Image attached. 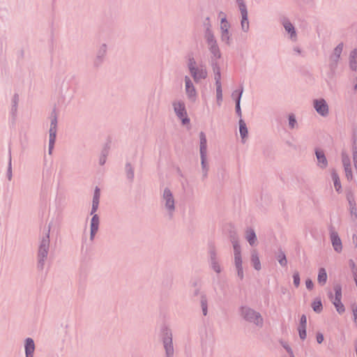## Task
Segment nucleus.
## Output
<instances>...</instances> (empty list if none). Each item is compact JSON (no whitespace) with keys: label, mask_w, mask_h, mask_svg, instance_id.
<instances>
[{"label":"nucleus","mask_w":357,"mask_h":357,"mask_svg":"<svg viewBox=\"0 0 357 357\" xmlns=\"http://www.w3.org/2000/svg\"><path fill=\"white\" fill-rule=\"evenodd\" d=\"M56 119L54 118L51 122V126L50 129V153H51L56 139Z\"/></svg>","instance_id":"obj_9"},{"label":"nucleus","mask_w":357,"mask_h":357,"mask_svg":"<svg viewBox=\"0 0 357 357\" xmlns=\"http://www.w3.org/2000/svg\"><path fill=\"white\" fill-rule=\"evenodd\" d=\"M164 199L166 200V206L171 211H172L174 208V199L172 198V193L169 190H165L163 195Z\"/></svg>","instance_id":"obj_15"},{"label":"nucleus","mask_w":357,"mask_h":357,"mask_svg":"<svg viewBox=\"0 0 357 357\" xmlns=\"http://www.w3.org/2000/svg\"><path fill=\"white\" fill-rule=\"evenodd\" d=\"M98 204H99L98 203H96V202L93 203V202L91 214H93V213H95L97 211L98 207Z\"/></svg>","instance_id":"obj_45"},{"label":"nucleus","mask_w":357,"mask_h":357,"mask_svg":"<svg viewBox=\"0 0 357 357\" xmlns=\"http://www.w3.org/2000/svg\"><path fill=\"white\" fill-rule=\"evenodd\" d=\"M239 8L242 15L241 26L244 31H247L249 27V22L248 20V13L245 6L242 3H239Z\"/></svg>","instance_id":"obj_11"},{"label":"nucleus","mask_w":357,"mask_h":357,"mask_svg":"<svg viewBox=\"0 0 357 357\" xmlns=\"http://www.w3.org/2000/svg\"><path fill=\"white\" fill-rule=\"evenodd\" d=\"M50 253L49 247H39L38 250V259L39 264L43 266L44 262L47 259Z\"/></svg>","instance_id":"obj_10"},{"label":"nucleus","mask_w":357,"mask_h":357,"mask_svg":"<svg viewBox=\"0 0 357 357\" xmlns=\"http://www.w3.org/2000/svg\"><path fill=\"white\" fill-rule=\"evenodd\" d=\"M242 93H243V90H241L239 93H237L236 91H235L232 94L233 97L236 96V108L237 113L240 116L241 115V108H240V100H241V97Z\"/></svg>","instance_id":"obj_23"},{"label":"nucleus","mask_w":357,"mask_h":357,"mask_svg":"<svg viewBox=\"0 0 357 357\" xmlns=\"http://www.w3.org/2000/svg\"><path fill=\"white\" fill-rule=\"evenodd\" d=\"M23 350L24 357H34L36 350V345L32 337H28L23 340Z\"/></svg>","instance_id":"obj_5"},{"label":"nucleus","mask_w":357,"mask_h":357,"mask_svg":"<svg viewBox=\"0 0 357 357\" xmlns=\"http://www.w3.org/2000/svg\"><path fill=\"white\" fill-rule=\"evenodd\" d=\"M209 43H213V39H208Z\"/></svg>","instance_id":"obj_48"},{"label":"nucleus","mask_w":357,"mask_h":357,"mask_svg":"<svg viewBox=\"0 0 357 357\" xmlns=\"http://www.w3.org/2000/svg\"><path fill=\"white\" fill-rule=\"evenodd\" d=\"M334 294L332 292L328 293V298L335 307L338 314H342L345 312V307L342 302V286L340 284H336L333 287Z\"/></svg>","instance_id":"obj_2"},{"label":"nucleus","mask_w":357,"mask_h":357,"mask_svg":"<svg viewBox=\"0 0 357 357\" xmlns=\"http://www.w3.org/2000/svg\"><path fill=\"white\" fill-rule=\"evenodd\" d=\"M277 259L278 261V262L280 263V264L282 266H286L287 264V259H286V256L284 253L281 252V253H279L277 256Z\"/></svg>","instance_id":"obj_28"},{"label":"nucleus","mask_w":357,"mask_h":357,"mask_svg":"<svg viewBox=\"0 0 357 357\" xmlns=\"http://www.w3.org/2000/svg\"><path fill=\"white\" fill-rule=\"evenodd\" d=\"M202 309L204 315L207 314V305L205 302H202Z\"/></svg>","instance_id":"obj_43"},{"label":"nucleus","mask_w":357,"mask_h":357,"mask_svg":"<svg viewBox=\"0 0 357 357\" xmlns=\"http://www.w3.org/2000/svg\"><path fill=\"white\" fill-rule=\"evenodd\" d=\"M211 51L215 56H217V57L220 56L219 52H218V50L216 46L212 45H211Z\"/></svg>","instance_id":"obj_42"},{"label":"nucleus","mask_w":357,"mask_h":357,"mask_svg":"<svg viewBox=\"0 0 357 357\" xmlns=\"http://www.w3.org/2000/svg\"><path fill=\"white\" fill-rule=\"evenodd\" d=\"M282 346L286 349V351L289 354L291 357H294L293 351L287 343H286V342L283 343Z\"/></svg>","instance_id":"obj_37"},{"label":"nucleus","mask_w":357,"mask_h":357,"mask_svg":"<svg viewBox=\"0 0 357 357\" xmlns=\"http://www.w3.org/2000/svg\"><path fill=\"white\" fill-rule=\"evenodd\" d=\"M99 218L97 215H94L91 222V235L93 236L98 229Z\"/></svg>","instance_id":"obj_18"},{"label":"nucleus","mask_w":357,"mask_h":357,"mask_svg":"<svg viewBox=\"0 0 357 357\" xmlns=\"http://www.w3.org/2000/svg\"><path fill=\"white\" fill-rule=\"evenodd\" d=\"M342 51V45H339L335 49V54L339 57L341 52Z\"/></svg>","instance_id":"obj_41"},{"label":"nucleus","mask_w":357,"mask_h":357,"mask_svg":"<svg viewBox=\"0 0 357 357\" xmlns=\"http://www.w3.org/2000/svg\"><path fill=\"white\" fill-rule=\"evenodd\" d=\"M356 61H357V52L356 50L352 51L350 55V66L351 68L356 70Z\"/></svg>","instance_id":"obj_26"},{"label":"nucleus","mask_w":357,"mask_h":357,"mask_svg":"<svg viewBox=\"0 0 357 357\" xmlns=\"http://www.w3.org/2000/svg\"><path fill=\"white\" fill-rule=\"evenodd\" d=\"M312 307L315 312L320 313L323 310L321 299L319 298H315L312 303Z\"/></svg>","instance_id":"obj_20"},{"label":"nucleus","mask_w":357,"mask_h":357,"mask_svg":"<svg viewBox=\"0 0 357 357\" xmlns=\"http://www.w3.org/2000/svg\"><path fill=\"white\" fill-rule=\"evenodd\" d=\"M251 264L256 271L261 269V265L259 257L257 254L253 253L251 257Z\"/></svg>","instance_id":"obj_19"},{"label":"nucleus","mask_w":357,"mask_h":357,"mask_svg":"<svg viewBox=\"0 0 357 357\" xmlns=\"http://www.w3.org/2000/svg\"><path fill=\"white\" fill-rule=\"evenodd\" d=\"M174 110L178 117L182 119V122L183 124H185L189 122V119L185 117L186 112L185 109V106L181 102H176L174 105Z\"/></svg>","instance_id":"obj_7"},{"label":"nucleus","mask_w":357,"mask_h":357,"mask_svg":"<svg viewBox=\"0 0 357 357\" xmlns=\"http://www.w3.org/2000/svg\"><path fill=\"white\" fill-rule=\"evenodd\" d=\"M211 267L216 273L219 274L222 271V268L216 259L215 255L213 253L211 254Z\"/></svg>","instance_id":"obj_17"},{"label":"nucleus","mask_w":357,"mask_h":357,"mask_svg":"<svg viewBox=\"0 0 357 357\" xmlns=\"http://www.w3.org/2000/svg\"><path fill=\"white\" fill-rule=\"evenodd\" d=\"M246 238L250 245L254 244L256 240V235L255 232L252 230H248L246 231Z\"/></svg>","instance_id":"obj_27"},{"label":"nucleus","mask_w":357,"mask_h":357,"mask_svg":"<svg viewBox=\"0 0 357 357\" xmlns=\"http://www.w3.org/2000/svg\"><path fill=\"white\" fill-rule=\"evenodd\" d=\"M238 311L241 317L245 321L257 327L263 326L264 319L259 312L248 305L241 306Z\"/></svg>","instance_id":"obj_1"},{"label":"nucleus","mask_w":357,"mask_h":357,"mask_svg":"<svg viewBox=\"0 0 357 357\" xmlns=\"http://www.w3.org/2000/svg\"><path fill=\"white\" fill-rule=\"evenodd\" d=\"M289 125L291 128H294V125L296 123V120L294 118L293 116H289Z\"/></svg>","instance_id":"obj_44"},{"label":"nucleus","mask_w":357,"mask_h":357,"mask_svg":"<svg viewBox=\"0 0 357 357\" xmlns=\"http://www.w3.org/2000/svg\"><path fill=\"white\" fill-rule=\"evenodd\" d=\"M240 126V134L242 139H245L248 135V129L245 122L243 120H240L239 121Z\"/></svg>","instance_id":"obj_25"},{"label":"nucleus","mask_w":357,"mask_h":357,"mask_svg":"<svg viewBox=\"0 0 357 357\" xmlns=\"http://www.w3.org/2000/svg\"><path fill=\"white\" fill-rule=\"evenodd\" d=\"M331 241L333 245H340L341 244L340 238L335 234H331Z\"/></svg>","instance_id":"obj_32"},{"label":"nucleus","mask_w":357,"mask_h":357,"mask_svg":"<svg viewBox=\"0 0 357 357\" xmlns=\"http://www.w3.org/2000/svg\"><path fill=\"white\" fill-rule=\"evenodd\" d=\"M332 179L333 181L334 186L337 192H340L341 191V183L340 181V178L336 174V172H332Z\"/></svg>","instance_id":"obj_21"},{"label":"nucleus","mask_w":357,"mask_h":357,"mask_svg":"<svg viewBox=\"0 0 357 357\" xmlns=\"http://www.w3.org/2000/svg\"><path fill=\"white\" fill-rule=\"evenodd\" d=\"M99 199H100V190L99 188H96L95 190V193L93 199V202L98 203L99 204Z\"/></svg>","instance_id":"obj_34"},{"label":"nucleus","mask_w":357,"mask_h":357,"mask_svg":"<svg viewBox=\"0 0 357 357\" xmlns=\"http://www.w3.org/2000/svg\"><path fill=\"white\" fill-rule=\"evenodd\" d=\"M195 62L192 61H190V63H189V68H190V70L194 77V79L197 81L199 79H204L206 77V71L205 70H197L195 69V68L194 67V65H195Z\"/></svg>","instance_id":"obj_8"},{"label":"nucleus","mask_w":357,"mask_h":357,"mask_svg":"<svg viewBox=\"0 0 357 357\" xmlns=\"http://www.w3.org/2000/svg\"><path fill=\"white\" fill-rule=\"evenodd\" d=\"M284 26L285 30L288 33H291V38L295 39L296 38V32H295L294 27L293 26V25L290 22H284Z\"/></svg>","instance_id":"obj_22"},{"label":"nucleus","mask_w":357,"mask_h":357,"mask_svg":"<svg viewBox=\"0 0 357 357\" xmlns=\"http://www.w3.org/2000/svg\"><path fill=\"white\" fill-rule=\"evenodd\" d=\"M342 162L347 179L351 180L353 178V175L351 167L349 163V159L347 155H345L344 153L342 154Z\"/></svg>","instance_id":"obj_13"},{"label":"nucleus","mask_w":357,"mask_h":357,"mask_svg":"<svg viewBox=\"0 0 357 357\" xmlns=\"http://www.w3.org/2000/svg\"><path fill=\"white\" fill-rule=\"evenodd\" d=\"M220 15H222V17L221 18V25H220L221 31H228L229 25L228 22L226 21L225 15L222 13H221Z\"/></svg>","instance_id":"obj_30"},{"label":"nucleus","mask_w":357,"mask_h":357,"mask_svg":"<svg viewBox=\"0 0 357 357\" xmlns=\"http://www.w3.org/2000/svg\"><path fill=\"white\" fill-rule=\"evenodd\" d=\"M234 265L236 270L237 276L240 280L244 278V273L243 268L242 255L239 247L234 248Z\"/></svg>","instance_id":"obj_4"},{"label":"nucleus","mask_w":357,"mask_h":357,"mask_svg":"<svg viewBox=\"0 0 357 357\" xmlns=\"http://www.w3.org/2000/svg\"><path fill=\"white\" fill-rule=\"evenodd\" d=\"M206 153H207V145H206V138L204 133H200V154L202 158V165L203 168L206 167Z\"/></svg>","instance_id":"obj_6"},{"label":"nucleus","mask_w":357,"mask_h":357,"mask_svg":"<svg viewBox=\"0 0 357 357\" xmlns=\"http://www.w3.org/2000/svg\"><path fill=\"white\" fill-rule=\"evenodd\" d=\"M354 347H355V351H356V357H357V340L355 341Z\"/></svg>","instance_id":"obj_47"},{"label":"nucleus","mask_w":357,"mask_h":357,"mask_svg":"<svg viewBox=\"0 0 357 357\" xmlns=\"http://www.w3.org/2000/svg\"><path fill=\"white\" fill-rule=\"evenodd\" d=\"M222 39L223 41L226 42L227 43H229V36L228 31H222Z\"/></svg>","instance_id":"obj_38"},{"label":"nucleus","mask_w":357,"mask_h":357,"mask_svg":"<svg viewBox=\"0 0 357 357\" xmlns=\"http://www.w3.org/2000/svg\"><path fill=\"white\" fill-rule=\"evenodd\" d=\"M328 279L326 271L324 268H320L318 271L317 282L318 283L324 286L326 284Z\"/></svg>","instance_id":"obj_14"},{"label":"nucleus","mask_w":357,"mask_h":357,"mask_svg":"<svg viewBox=\"0 0 357 357\" xmlns=\"http://www.w3.org/2000/svg\"><path fill=\"white\" fill-rule=\"evenodd\" d=\"M185 90L188 96L190 98H195L196 96V91L192 86L190 78L185 77Z\"/></svg>","instance_id":"obj_16"},{"label":"nucleus","mask_w":357,"mask_h":357,"mask_svg":"<svg viewBox=\"0 0 357 357\" xmlns=\"http://www.w3.org/2000/svg\"><path fill=\"white\" fill-rule=\"evenodd\" d=\"M216 85H217V97L218 100H221L222 98V89H221V85L218 80L216 81Z\"/></svg>","instance_id":"obj_33"},{"label":"nucleus","mask_w":357,"mask_h":357,"mask_svg":"<svg viewBox=\"0 0 357 357\" xmlns=\"http://www.w3.org/2000/svg\"><path fill=\"white\" fill-rule=\"evenodd\" d=\"M316 340L319 344H321L324 340L323 334L321 333H317L316 335Z\"/></svg>","instance_id":"obj_39"},{"label":"nucleus","mask_w":357,"mask_h":357,"mask_svg":"<svg viewBox=\"0 0 357 357\" xmlns=\"http://www.w3.org/2000/svg\"><path fill=\"white\" fill-rule=\"evenodd\" d=\"M316 155H317V160L319 161V163L322 167H325L327 164V162H326V159L325 155L323 153V152H321L320 151H317Z\"/></svg>","instance_id":"obj_24"},{"label":"nucleus","mask_w":357,"mask_h":357,"mask_svg":"<svg viewBox=\"0 0 357 357\" xmlns=\"http://www.w3.org/2000/svg\"><path fill=\"white\" fill-rule=\"evenodd\" d=\"M306 328L307 326H299L298 328L299 337L303 340L307 337Z\"/></svg>","instance_id":"obj_29"},{"label":"nucleus","mask_w":357,"mask_h":357,"mask_svg":"<svg viewBox=\"0 0 357 357\" xmlns=\"http://www.w3.org/2000/svg\"><path fill=\"white\" fill-rule=\"evenodd\" d=\"M299 326H307V318H306V316L305 314H303L301 317L300 325Z\"/></svg>","instance_id":"obj_40"},{"label":"nucleus","mask_w":357,"mask_h":357,"mask_svg":"<svg viewBox=\"0 0 357 357\" xmlns=\"http://www.w3.org/2000/svg\"><path fill=\"white\" fill-rule=\"evenodd\" d=\"M335 250L337 252H342V247H335Z\"/></svg>","instance_id":"obj_46"},{"label":"nucleus","mask_w":357,"mask_h":357,"mask_svg":"<svg viewBox=\"0 0 357 357\" xmlns=\"http://www.w3.org/2000/svg\"><path fill=\"white\" fill-rule=\"evenodd\" d=\"M164 336L162 337L163 347L165 350L167 357H173L174 349L172 342V333L170 330H164Z\"/></svg>","instance_id":"obj_3"},{"label":"nucleus","mask_w":357,"mask_h":357,"mask_svg":"<svg viewBox=\"0 0 357 357\" xmlns=\"http://www.w3.org/2000/svg\"><path fill=\"white\" fill-rule=\"evenodd\" d=\"M352 314H353L354 323L356 327H357V306H354L352 308Z\"/></svg>","instance_id":"obj_35"},{"label":"nucleus","mask_w":357,"mask_h":357,"mask_svg":"<svg viewBox=\"0 0 357 357\" xmlns=\"http://www.w3.org/2000/svg\"><path fill=\"white\" fill-rule=\"evenodd\" d=\"M305 286L307 289L312 290L314 288V283H313L312 280L310 278H307L305 280Z\"/></svg>","instance_id":"obj_36"},{"label":"nucleus","mask_w":357,"mask_h":357,"mask_svg":"<svg viewBox=\"0 0 357 357\" xmlns=\"http://www.w3.org/2000/svg\"><path fill=\"white\" fill-rule=\"evenodd\" d=\"M294 284L296 287H298L300 285V275L298 272L296 271L293 274Z\"/></svg>","instance_id":"obj_31"},{"label":"nucleus","mask_w":357,"mask_h":357,"mask_svg":"<svg viewBox=\"0 0 357 357\" xmlns=\"http://www.w3.org/2000/svg\"><path fill=\"white\" fill-rule=\"evenodd\" d=\"M314 107L317 112L323 116L328 113V105L324 100H315Z\"/></svg>","instance_id":"obj_12"}]
</instances>
